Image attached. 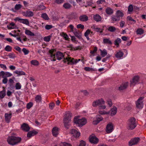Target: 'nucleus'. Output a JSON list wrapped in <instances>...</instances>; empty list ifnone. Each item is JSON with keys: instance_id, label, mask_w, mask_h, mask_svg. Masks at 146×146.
Returning <instances> with one entry per match:
<instances>
[{"instance_id": "nucleus-45", "label": "nucleus", "mask_w": 146, "mask_h": 146, "mask_svg": "<svg viewBox=\"0 0 146 146\" xmlns=\"http://www.w3.org/2000/svg\"><path fill=\"white\" fill-rule=\"evenodd\" d=\"M4 77H6L7 78V77H9L11 76H12V74L11 73L9 72H4Z\"/></svg>"}, {"instance_id": "nucleus-57", "label": "nucleus", "mask_w": 146, "mask_h": 146, "mask_svg": "<svg viewBox=\"0 0 146 146\" xmlns=\"http://www.w3.org/2000/svg\"><path fill=\"white\" fill-rule=\"evenodd\" d=\"M74 35L78 38H80L81 37V34L80 33L78 32H76L74 33Z\"/></svg>"}, {"instance_id": "nucleus-18", "label": "nucleus", "mask_w": 146, "mask_h": 146, "mask_svg": "<svg viewBox=\"0 0 146 146\" xmlns=\"http://www.w3.org/2000/svg\"><path fill=\"white\" fill-rule=\"evenodd\" d=\"M59 128L56 127H54L52 129V132L53 136L56 137L58 134Z\"/></svg>"}, {"instance_id": "nucleus-47", "label": "nucleus", "mask_w": 146, "mask_h": 146, "mask_svg": "<svg viewBox=\"0 0 146 146\" xmlns=\"http://www.w3.org/2000/svg\"><path fill=\"white\" fill-rule=\"evenodd\" d=\"M76 14L74 13H72L68 17V18L70 19H72L75 18Z\"/></svg>"}, {"instance_id": "nucleus-55", "label": "nucleus", "mask_w": 146, "mask_h": 146, "mask_svg": "<svg viewBox=\"0 0 146 146\" xmlns=\"http://www.w3.org/2000/svg\"><path fill=\"white\" fill-rule=\"evenodd\" d=\"M53 26L51 25H46L45 27V28L46 30H49L53 28Z\"/></svg>"}, {"instance_id": "nucleus-49", "label": "nucleus", "mask_w": 146, "mask_h": 146, "mask_svg": "<svg viewBox=\"0 0 146 146\" xmlns=\"http://www.w3.org/2000/svg\"><path fill=\"white\" fill-rule=\"evenodd\" d=\"M84 70L87 71H94L95 70L92 68L89 67H86L84 68Z\"/></svg>"}, {"instance_id": "nucleus-9", "label": "nucleus", "mask_w": 146, "mask_h": 146, "mask_svg": "<svg viewBox=\"0 0 146 146\" xmlns=\"http://www.w3.org/2000/svg\"><path fill=\"white\" fill-rule=\"evenodd\" d=\"M129 85V83L128 82H125L122 83L118 87V90L121 92L126 89Z\"/></svg>"}, {"instance_id": "nucleus-53", "label": "nucleus", "mask_w": 146, "mask_h": 146, "mask_svg": "<svg viewBox=\"0 0 146 146\" xmlns=\"http://www.w3.org/2000/svg\"><path fill=\"white\" fill-rule=\"evenodd\" d=\"M33 105V102H30L28 103L27 105V109H30L32 107Z\"/></svg>"}, {"instance_id": "nucleus-63", "label": "nucleus", "mask_w": 146, "mask_h": 146, "mask_svg": "<svg viewBox=\"0 0 146 146\" xmlns=\"http://www.w3.org/2000/svg\"><path fill=\"white\" fill-rule=\"evenodd\" d=\"M15 49L17 51L19 52H21V48L18 46H15L14 47Z\"/></svg>"}, {"instance_id": "nucleus-11", "label": "nucleus", "mask_w": 146, "mask_h": 146, "mask_svg": "<svg viewBox=\"0 0 146 146\" xmlns=\"http://www.w3.org/2000/svg\"><path fill=\"white\" fill-rule=\"evenodd\" d=\"M113 125L110 122L107 125L106 131L107 133H109L112 131L113 129Z\"/></svg>"}, {"instance_id": "nucleus-7", "label": "nucleus", "mask_w": 146, "mask_h": 146, "mask_svg": "<svg viewBox=\"0 0 146 146\" xmlns=\"http://www.w3.org/2000/svg\"><path fill=\"white\" fill-rule=\"evenodd\" d=\"M15 20L21 23H22L27 25H29V22L27 19H21L18 17H17L15 19Z\"/></svg>"}, {"instance_id": "nucleus-16", "label": "nucleus", "mask_w": 146, "mask_h": 146, "mask_svg": "<svg viewBox=\"0 0 146 146\" xmlns=\"http://www.w3.org/2000/svg\"><path fill=\"white\" fill-rule=\"evenodd\" d=\"M7 141L8 143L11 145H14L16 144L15 143L14 139H13V136H9L7 139Z\"/></svg>"}, {"instance_id": "nucleus-52", "label": "nucleus", "mask_w": 146, "mask_h": 146, "mask_svg": "<svg viewBox=\"0 0 146 146\" xmlns=\"http://www.w3.org/2000/svg\"><path fill=\"white\" fill-rule=\"evenodd\" d=\"M5 119H11L12 116L11 113H6L5 114Z\"/></svg>"}, {"instance_id": "nucleus-56", "label": "nucleus", "mask_w": 146, "mask_h": 146, "mask_svg": "<svg viewBox=\"0 0 146 146\" xmlns=\"http://www.w3.org/2000/svg\"><path fill=\"white\" fill-rule=\"evenodd\" d=\"M22 7V5L20 4H16L15 7V9L16 10L19 9Z\"/></svg>"}, {"instance_id": "nucleus-37", "label": "nucleus", "mask_w": 146, "mask_h": 146, "mask_svg": "<svg viewBox=\"0 0 146 146\" xmlns=\"http://www.w3.org/2000/svg\"><path fill=\"white\" fill-rule=\"evenodd\" d=\"M72 6L68 3H64L63 5V7L66 9H69L71 8Z\"/></svg>"}, {"instance_id": "nucleus-54", "label": "nucleus", "mask_w": 146, "mask_h": 146, "mask_svg": "<svg viewBox=\"0 0 146 146\" xmlns=\"http://www.w3.org/2000/svg\"><path fill=\"white\" fill-rule=\"evenodd\" d=\"M5 50L7 52L11 51L12 50V48L9 45H7L5 48Z\"/></svg>"}, {"instance_id": "nucleus-38", "label": "nucleus", "mask_w": 146, "mask_h": 146, "mask_svg": "<svg viewBox=\"0 0 146 146\" xmlns=\"http://www.w3.org/2000/svg\"><path fill=\"white\" fill-rule=\"evenodd\" d=\"M116 15L120 18V17H123V14L120 10H118L117 12Z\"/></svg>"}, {"instance_id": "nucleus-50", "label": "nucleus", "mask_w": 146, "mask_h": 146, "mask_svg": "<svg viewBox=\"0 0 146 146\" xmlns=\"http://www.w3.org/2000/svg\"><path fill=\"white\" fill-rule=\"evenodd\" d=\"M15 87L16 90H19L21 89V84L19 82L16 83L15 85Z\"/></svg>"}, {"instance_id": "nucleus-46", "label": "nucleus", "mask_w": 146, "mask_h": 146, "mask_svg": "<svg viewBox=\"0 0 146 146\" xmlns=\"http://www.w3.org/2000/svg\"><path fill=\"white\" fill-rule=\"evenodd\" d=\"M51 36L49 35L48 36H45L43 40L44 41L48 42L50 41Z\"/></svg>"}, {"instance_id": "nucleus-6", "label": "nucleus", "mask_w": 146, "mask_h": 146, "mask_svg": "<svg viewBox=\"0 0 146 146\" xmlns=\"http://www.w3.org/2000/svg\"><path fill=\"white\" fill-rule=\"evenodd\" d=\"M144 98L143 97H140L136 102V106L137 108L139 109H141L143 106V103L142 100Z\"/></svg>"}, {"instance_id": "nucleus-1", "label": "nucleus", "mask_w": 146, "mask_h": 146, "mask_svg": "<svg viewBox=\"0 0 146 146\" xmlns=\"http://www.w3.org/2000/svg\"><path fill=\"white\" fill-rule=\"evenodd\" d=\"M56 51V49H51L49 50L48 52L50 56V59L52 61H56V58L57 60H60L64 56L63 53L60 51L57 52L56 54H54V52Z\"/></svg>"}, {"instance_id": "nucleus-64", "label": "nucleus", "mask_w": 146, "mask_h": 146, "mask_svg": "<svg viewBox=\"0 0 146 146\" xmlns=\"http://www.w3.org/2000/svg\"><path fill=\"white\" fill-rule=\"evenodd\" d=\"M54 106V104L53 103H51L49 104V107L51 110L53 109Z\"/></svg>"}, {"instance_id": "nucleus-43", "label": "nucleus", "mask_w": 146, "mask_h": 146, "mask_svg": "<svg viewBox=\"0 0 146 146\" xmlns=\"http://www.w3.org/2000/svg\"><path fill=\"white\" fill-rule=\"evenodd\" d=\"M103 119H95L93 121V124L94 125H97L100 121H102Z\"/></svg>"}, {"instance_id": "nucleus-17", "label": "nucleus", "mask_w": 146, "mask_h": 146, "mask_svg": "<svg viewBox=\"0 0 146 146\" xmlns=\"http://www.w3.org/2000/svg\"><path fill=\"white\" fill-rule=\"evenodd\" d=\"M38 133V132L35 130L31 131L28 132L27 134V136L28 137L31 138L32 136L36 135Z\"/></svg>"}, {"instance_id": "nucleus-41", "label": "nucleus", "mask_w": 146, "mask_h": 146, "mask_svg": "<svg viewBox=\"0 0 146 146\" xmlns=\"http://www.w3.org/2000/svg\"><path fill=\"white\" fill-rule=\"evenodd\" d=\"M136 32L137 34L141 35L143 33L144 30L142 29L139 28L137 30Z\"/></svg>"}, {"instance_id": "nucleus-42", "label": "nucleus", "mask_w": 146, "mask_h": 146, "mask_svg": "<svg viewBox=\"0 0 146 146\" xmlns=\"http://www.w3.org/2000/svg\"><path fill=\"white\" fill-rule=\"evenodd\" d=\"M15 24L13 22L11 23L9 25L7 26V28L9 29H13L14 28V26Z\"/></svg>"}, {"instance_id": "nucleus-33", "label": "nucleus", "mask_w": 146, "mask_h": 146, "mask_svg": "<svg viewBox=\"0 0 146 146\" xmlns=\"http://www.w3.org/2000/svg\"><path fill=\"white\" fill-rule=\"evenodd\" d=\"M100 51L101 52V55L102 57H104L106 55H107V50L105 49H104L103 50H100Z\"/></svg>"}, {"instance_id": "nucleus-34", "label": "nucleus", "mask_w": 146, "mask_h": 146, "mask_svg": "<svg viewBox=\"0 0 146 146\" xmlns=\"http://www.w3.org/2000/svg\"><path fill=\"white\" fill-rule=\"evenodd\" d=\"M93 28L95 31L100 33H102L104 31L103 29L97 28L94 26H93Z\"/></svg>"}, {"instance_id": "nucleus-40", "label": "nucleus", "mask_w": 146, "mask_h": 146, "mask_svg": "<svg viewBox=\"0 0 146 146\" xmlns=\"http://www.w3.org/2000/svg\"><path fill=\"white\" fill-rule=\"evenodd\" d=\"M112 22H114L115 21H117L120 20L119 17H117L116 15L113 16L112 18Z\"/></svg>"}, {"instance_id": "nucleus-48", "label": "nucleus", "mask_w": 146, "mask_h": 146, "mask_svg": "<svg viewBox=\"0 0 146 146\" xmlns=\"http://www.w3.org/2000/svg\"><path fill=\"white\" fill-rule=\"evenodd\" d=\"M22 51L23 52L24 55H26L29 54V51L25 48H23L22 50Z\"/></svg>"}, {"instance_id": "nucleus-29", "label": "nucleus", "mask_w": 146, "mask_h": 146, "mask_svg": "<svg viewBox=\"0 0 146 146\" xmlns=\"http://www.w3.org/2000/svg\"><path fill=\"white\" fill-rule=\"evenodd\" d=\"M123 53L122 52L119 51V52H117L115 56L116 58H118L123 57Z\"/></svg>"}, {"instance_id": "nucleus-3", "label": "nucleus", "mask_w": 146, "mask_h": 146, "mask_svg": "<svg viewBox=\"0 0 146 146\" xmlns=\"http://www.w3.org/2000/svg\"><path fill=\"white\" fill-rule=\"evenodd\" d=\"M104 101L102 99L96 100L94 101L92 104V106L96 107L98 106H99V109H104L106 108L105 105H103L104 103Z\"/></svg>"}, {"instance_id": "nucleus-44", "label": "nucleus", "mask_w": 146, "mask_h": 146, "mask_svg": "<svg viewBox=\"0 0 146 146\" xmlns=\"http://www.w3.org/2000/svg\"><path fill=\"white\" fill-rule=\"evenodd\" d=\"M41 17L46 20H48L49 18L48 15L46 13H44L42 14Z\"/></svg>"}, {"instance_id": "nucleus-12", "label": "nucleus", "mask_w": 146, "mask_h": 146, "mask_svg": "<svg viewBox=\"0 0 146 146\" xmlns=\"http://www.w3.org/2000/svg\"><path fill=\"white\" fill-rule=\"evenodd\" d=\"M22 14L23 16L29 17H32L34 15L33 12L30 10H27L26 11H23Z\"/></svg>"}, {"instance_id": "nucleus-23", "label": "nucleus", "mask_w": 146, "mask_h": 146, "mask_svg": "<svg viewBox=\"0 0 146 146\" xmlns=\"http://www.w3.org/2000/svg\"><path fill=\"white\" fill-rule=\"evenodd\" d=\"M13 73L18 74V75L17 76L21 75H24L25 74V73L22 71L16 70L14 71L13 72Z\"/></svg>"}, {"instance_id": "nucleus-30", "label": "nucleus", "mask_w": 146, "mask_h": 146, "mask_svg": "<svg viewBox=\"0 0 146 146\" xmlns=\"http://www.w3.org/2000/svg\"><path fill=\"white\" fill-rule=\"evenodd\" d=\"M25 34L28 35L30 36H35V34L34 33L31 32V31L29 30L26 29L25 31Z\"/></svg>"}, {"instance_id": "nucleus-39", "label": "nucleus", "mask_w": 146, "mask_h": 146, "mask_svg": "<svg viewBox=\"0 0 146 146\" xmlns=\"http://www.w3.org/2000/svg\"><path fill=\"white\" fill-rule=\"evenodd\" d=\"M107 29L109 31L111 32H113L116 30L115 27L112 26H110Z\"/></svg>"}, {"instance_id": "nucleus-22", "label": "nucleus", "mask_w": 146, "mask_h": 146, "mask_svg": "<svg viewBox=\"0 0 146 146\" xmlns=\"http://www.w3.org/2000/svg\"><path fill=\"white\" fill-rule=\"evenodd\" d=\"M42 98L40 95H37L35 98V100L37 104H39L40 102H41Z\"/></svg>"}, {"instance_id": "nucleus-13", "label": "nucleus", "mask_w": 146, "mask_h": 146, "mask_svg": "<svg viewBox=\"0 0 146 146\" xmlns=\"http://www.w3.org/2000/svg\"><path fill=\"white\" fill-rule=\"evenodd\" d=\"M89 141L92 143L97 144L99 141V139L95 136H90L89 137Z\"/></svg>"}, {"instance_id": "nucleus-60", "label": "nucleus", "mask_w": 146, "mask_h": 146, "mask_svg": "<svg viewBox=\"0 0 146 146\" xmlns=\"http://www.w3.org/2000/svg\"><path fill=\"white\" fill-rule=\"evenodd\" d=\"M85 142L83 140H81L79 144V146H85Z\"/></svg>"}, {"instance_id": "nucleus-8", "label": "nucleus", "mask_w": 146, "mask_h": 146, "mask_svg": "<svg viewBox=\"0 0 146 146\" xmlns=\"http://www.w3.org/2000/svg\"><path fill=\"white\" fill-rule=\"evenodd\" d=\"M140 140L139 137H135L132 139L129 142V146H131L133 145H135L138 143Z\"/></svg>"}, {"instance_id": "nucleus-61", "label": "nucleus", "mask_w": 146, "mask_h": 146, "mask_svg": "<svg viewBox=\"0 0 146 146\" xmlns=\"http://www.w3.org/2000/svg\"><path fill=\"white\" fill-rule=\"evenodd\" d=\"M77 27L78 29H84V25L81 24L78 25L77 26Z\"/></svg>"}, {"instance_id": "nucleus-19", "label": "nucleus", "mask_w": 146, "mask_h": 146, "mask_svg": "<svg viewBox=\"0 0 146 146\" xmlns=\"http://www.w3.org/2000/svg\"><path fill=\"white\" fill-rule=\"evenodd\" d=\"M63 123L65 127L67 129H68V126L71 124V119H64Z\"/></svg>"}, {"instance_id": "nucleus-59", "label": "nucleus", "mask_w": 146, "mask_h": 146, "mask_svg": "<svg viewBox=\"0 0 146 146\" xmlns=\"http://www.w3.org/2000/svg\"><path fill=\"white\" fill-rule=\"evenodd\" d=\"M45 8V7L43 5H40L38 6V9L40 10H42L44 9Z\"/></svg>"}, {"instance_id": "nucleus-2", "label": "nucleus", "mask_w": 146, "mask_h": 146, "mask_svg": "<svg viewBox=\"0 0 146 146\" xmlns=\"http://www.w3.org/2000/svg\"><path fill=\"white\" fill-rule=\"evenodd\" d=\"M80 60V59L77 60L71 57H68L66 58H64L63 61L64 63H67L68 65H72L76 64Z\"/></svg>"}, {"instance_id": "nucleus-10", "label": "nucleus", "mask_w": 146, "mask_h": 146, "mask_svg": "<svg viewBox=\"0 0 146 146\" xmlns=\"http://www.w3.org/2000/svg\"><path fill=\"white\" fill-rule=\"evenodd\" d=\"M139 77L138 76H134L130 81V86H134L136 84L138 83Z\"/></svg>"}, {"instance_id": "nucleus-58", "label": "nucleus", "mask_w": 146, "mask_h": 146, "mask_svg": "<svg viewBox=\"0 0 146 146\" xmlns=\"http://www.w3.org/2000/svg\"><path fill=\"white\" fill-rule=\"evenodd\" d=\"M60 145L61 146H72L70 144L65 142L61 143Z\"/></svg>"}, {"instance_id": "nucleus-4", "label": "nucleus", "mask_w": 146, "mask_h": 146, "mask_svg": "<svg viewBox=\"0 0 146 146\" xmlns=\"http://www.w3.org/2000/svg\"><path fill=\"white\" fill-rule=\"evenodd\" d=\"M135 119H129L127 123V129L128 130H132L137 126Z\"/></svg>"}, {"instance_id": "nucleus-20", "label": "nucleus", "mask_w": 146, "mask_h": 146, "mask_svg": "<svg viewBox=\"0 0 146 146\" xmlns=\"http://www.w3.org/2000/svg\"><path fill=\"white\" fill-rule=\"evenodd\" d=\"M117 112V108L115 107H113L110 110L108 113L110 114L111 116L115 115Z\"/></svg>"}, {"instance_id": "nucleus-31", "label": "nucleus", "mask_w": 146, "mask_h": 146, "mask_svg": "<svg viewBox=\"0 0 146 146\" xmlns=\"http://www.w3.org/2000/svg\"><path fill=\"white\" fill-rule=\"evenodd\" d=\"M106 12L107 14L110 15L112 14L113 12L112 9L109 7H107L106 9Z\"/></svg>"}, {"instance_id": "nucleus-15", "label": "nucleus", "mask_w": 146, "mask_h": 146, "mask_svg": "<svg viewBox=\"0 0 146 146\" xmlns=\"http://www.w3.org/2000/svg\"><path fill=\"white\" fill-rule=\"evenodd\" d=\"M70 133L73 135L74 137L78 138L79 137L80 133L75 129H73L71 130Z\"/></svg>"}, {"instance_id": "nucleus-21", "label": "nucleus", "mask_w": 146, "mask_h": 146, "mask_svg": "<svg viewBox=\"0 0 146 146\" xmlns=\"http://www.w3.org/2000/svg\"><path fill=\"white\" fill-rule=\"evenodd\" d=\"M79 19L81 21L85 22L88 20V17L86 15H82L79 17Z\"/></svg>"}, {"instance_id": "nucleus-51", "label": "nucleus", "mask_w": 146, "mask_h": 146, "mask_svg": "<svg viewBox=\"0 0 146 146\" xmlns=\"http://www.w3.org/2000/svg\"><path fill=\"white\" fill-rule=\"evenodd\" d=\"M133 10V7L132 5H130L128 8V11L129 12V13L131 14Z\"/></svg>"}, {"instance_id": "nucleus-32", "label": "nucleus", "mask_w": 146, "mask_h": 146, "mask_svg": "<svg viewBox=\"0 0 146 146\" xmlns=\"http://www.w3.org/2000/svg\"><path fill=\"white\" fill-rule=\"evenodd\" d=\"M13 139H14L15 143H16L17 144L21 141V138L20 137H16L13 136Z\"/></svg>"}, {"instance_id": "nucleus-36", "label": "nucleus", "mask_w": 146, "mask_h": 146, "mask_svg": "<svg viewBox=\"0 0 146 146\" xmlns=\"http://www.w3.org/2000/svg\"><path fill=\"white\" fill-rule=\"evenodd\" d=\"M31 64L35 66H37L39 64L37 60H32L31 61Z\"/></svg>"}, {"instance_id": "nucleus-25", "label": "nucleus", "mask_w": 146, "mask_h": 146, "mask_svg": "<svg viewBox=\"0 0 146 146\" xmlns=\"http://www.w3.org/2000/svg\"><path fill=\"white\" fill-rule=\"evenodd\" d=\"M60 35L63 37L64 39L68 41H69L70 40V39L69 38L68 36L66 33L62 32L60 34Z\"/></svg>"}, {"instance_id": "nucleus-24", "label": "nucleus", "mask_w": 146, "mask_h": 146, "mask_svg": "<svg viewBox=\"0 0 146 146\" xmlns=\"http://www.w3.org/2000/svg\"><path fill=\"white\" fill-rule=\"evenodd\" d=\"M94 19L96 22L100 21L102 20L101 16L98 14H96L94 16Z\"/></svg>"}, {"instance_id": "nucleus-27", "label": "nucleus", "mask_w": 146, "mask_h": 146, "mask_svg": "<svg viewBox=\"0 0 146 146\" xmlns=\"http://www.w3.org/2000/svg\"><path fill=\"white\" fill-rule=\"evenodd\" d=\"M121 41V39L119 38H117L114 41V44L117 47H119V44Z\"/></svg>"}, {"instance_id": "nucleus-28", "label": "nucleus", "mask_w": 146, "mask_h": 146, "mask_svg": "<svg viewBox=\"0 0 146 146\" xmlns=\"http://www.w3.org/2000/svg\"><path fill=\"white\" fill-rule=\"evenodd\" d=\"M6 95V90L5 88H3V90L0 92V98L1 99L3 98Z\"/></svg>"}, {"instance_id": "nucleus-62", "label": "nucleus", "mask_w": 146, "mask_h": 146, "mask_svg": "<svg viewBox=\"0 0 146 146\" xmlns=\"http://www.w3.org/2000/svg\"><path fill=\"white\" fill-rule=\"evenodd\" d=\"M2 80V83L4 84H6L7 83L8 81V79L6 77H4Z\"/></svg>"}, {"instance_id": "nucleus-5", "label": "nucleus", "mask_w": 146, "mask_h": 146, "mask_svg": "<svg viewBox=\"0 0 146 146\" xmlns=\"http://www.w3.org/2000/svg\"><path fill=\"white\" fill-rule=\"evenodd\" d=\"M73 122L79 127L85 125L87 122L86 119H74Z\"/></svg>"}, {"instance_id": "nucleus-35", "label": "nucleus", "mask_w": 146, "mask_h": 146, "mask_svg": "<svg viewBox=\"0 0 146 146\" xmlns=\"http://www.w3.org/2000/svg\"><path fill=\"white\" fill-rule=\"evenodd\" d=\"M103 42L105 44H107L110 45H111L112 44L111 41L109 38H106L104 39Z\"/></svg>"}, {"instance_id": "nucleus-26", "label": "nucleus", "mask_w": 146, "mask_h": 146, "mask_svg": "<svg viewBox=\"0 0 146 146\" xmlns=\"http://www.w3.org/2000/svg\"><path fill=\"white\" fill-rule=\"evenodd\" d=\"M72 113L68 111L66 112L65 114L64 115V119H69L72 116Z\"/></svg>"}, {"instance_id": "nucleus-14", "label": "nucleus", "mask_w": 146, "mask_h": 146, "mask_svg": "<svg viewBox=\"0 0 146 146\" xmlns=\"http://www.w3.org/2000/svg\"><path fill=\"white\" fill-rule=\"evenodd\" d=\"M21 128L22 130L25 132H28L30 130V128L28 124L24 123L21 125Z\"/></svg>"}]
</instances>
